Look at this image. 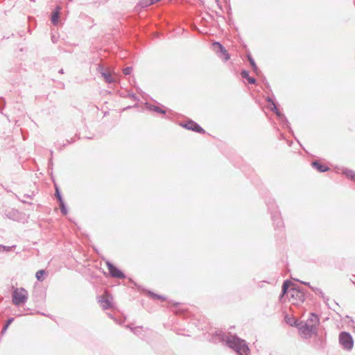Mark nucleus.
<instances>
[{"label":"nucleus","instance_id":"obj_22","mask_svg":"<svg viewBox=\"0 0 355 355\" xmlns=\"http://www.w3.org/2000/svg\"><path fill=\"white\" fill-rule=\"evenodd\" d=\"M56 193H57V197H58V198L59 199L60 202H62V200H61L60 195V193H58V189L56 190Z\"/></svg>","mask_w":355,"mask_h":355},{"label":"nucleus","instance_id":"obj_18","mask_svg":"<svg viewBox=\"0 0 355 355\" xmlns=\"http://www.w3.org/2000/svg\"><path fill=\"white\" fill-rule=\"evenodd\" d=\"M241 76L243 78H248L249 76H248V73L245 71H242L241 73Z\"/></svg>","mask_w":355,"mask_h":355},{"label":"nucleus","instance_id":"obj_7","mask_svg":"<svg viewBox=\"0 0 355 355\" xmlns=\"http://www.w3.org/2000/svg\"><path fill=\"white\" fill-rule=\"evenodd\" d=\"M106 264H107V268L109 270V272L112 276L115 277H119V278H121V277H124L123 274L119 270H118L115 266H114L112 264H111L109 262H107Z\"/></svg>","mask_w":355,"mask_h":355},{"label":"nucleus","instance_id":"obj_9","mask_svg":"<svg viewBox=\"0 0 355 355\" xmlns=\"http://www.w3.org/2000/svg\"><path fill=\"white\" fill-rule=\"evenodd\" d=\"M184 127L189 130H192L198 132H200L202 131V129L198 124L192 121H189L187 123H186Z\"/></svg>","mask_w":355,"mask_h":355},{"label":"nucleus","instance_id":"obj_11","mask_svg":"<svg viewBox=\"0 0 355 355\" xmlns=\"http://www.w3.org/2000/svg\"><path fill=\"white\" fill-rule=\"evenodd\" d=\"M214 46L216 49H220V51L223 53V55H224V57L223 58V60H227L230 58V56L227 53L226 50L224 49V48L223 47V46L220 44L216 42L214 44Z\"/></svg>","mask_w":355,"mask_h":355},{"label":"nucleus","instance_id":"obj_16","mask_svg":"<svg viewBox=\"0 0 355 355\" xmlns=\"http://www.w3.org/2000/svg\"><path fill=\"white\" fill-rule=\"evenodd\" d=\"M60 208H61V211L63 213V214H67V209L64 207V205L62 202H61V203H60Z\"/></svg>","mask_w":355,"mask_h":355},{"label":"nucleus","instance_id":"obj_6","mask_svg":"<svg viewBox=\"0 0 355 355\" xmlns=\"http://www.w3.org/2000/svg\"><path fill=\"white\" fill-rule=\"evenodd\" d=\"M98 301L103 309H107L112 306V297L107 293L101 297Z\"/></svg>","mask_w":355,"mask_h":355},{"label":"nucleus","instance_id":"obj_17","mask_svg":"<svg viewBox=\"0 0 355 355\" xmlns=\"http://www.w3.org/2000/svg\"><path fill=\"white\" fill-rule=\"evenodd\" d=\"M132 69L130 67H126L123 69V73L125 75H128L130 73Z\"/></svg>","mask_w":355,"mask_h":355},{"label":"nucleus","instance_id":"obj_4","mask_svg":"<svg viewBox=\"0 0 355 355\" xmlns=\"http://www.w3.org/2000/svg\"><path fill=\"white\" fill-rule=\"evenodd\" d=\"M338 341L340 345L344 350L349 352L354 347V339L347 332H341L339 334Z\"/></svg>","mask_w":355,"mask_h":355},{"label":"nucleus","instance_id":"obj_14","mask_svg":"<svg viewBox=\"0 0 355 355\" xmlns=\"http://www.w3.org/2000/svg\"><path fill=\"white\" fill-rule=\"evenodd\" d=\"M45 274V272L44 270H38L37 272H36V278L39 280V281H42L43 280V277Z\"/></svg>","mask_w":355,"mask_h":355},{"label":"nucleus","instance_id":"obj_8","mask_svg":"<svg viewBox=\"0 0 355 355\" xmlns=\"http://www.w3.org/2000/svg\"><path fill=\"white\" fill-rule=\"evenodd\" d=\"M101 75L107 83H115L118 80L117 76L115 74H112L110 72L101 71Z\"/></svg>","mask_w":355,"mask_h":355},{"label":"nucleus","instance_id":"obj_3","mask_svg":"<svg viewBox=\"0 0 355 355\" xmlns=\"http://www.w3.org/2000/svg\"><path fill=\"white\" fill-rule=\"evenodd\" d=\"M319 320L318 316L311 314L309 319L307 320L304 326L300 327V331L304 337H308L311 336L315 331V327L318 325Z\"/></svg>","mask_w":355,"mask_h":355},{"label":"nucleus","instance_id":"obj_15","mask_svg":"<svg viewBox=\"0 0 355 355\" xmlns=\"http://www.w3.org/2000/svg\"><path fill=\"white\" fill-rule=\"evenodd\" d=\"M249 60H250V64H251V65H252V67L253 69H254L255 71H257V66H256V64H255L254 61L252 59H251V58H250V59H249Z\"/></svg>","mask_w":355,"mask_h":355},{"label":"nucleus","instance_id":"obj_10","mask_svg":"<svg viewBox=\"0 0 355 355\" xmlns=\"http://www.w3.org/2000/svg\"><path fill=\"white\" fill-rule=\"evenodd\" d=\"M60 7H58L56 10L54 11L52 14V16H51V22L53 24H58V22H59V19H60Z\"/></svg>","mask_w":355,"mask_h":355},{"label":"nucleus","instance_id":"obj_23","mask_svg":"<svg viewBox=\"0 0 355 355\" xmlns=\"http://www.w3.org/2000/svg\"><path fill=\"white\" fill-rule=\"evenodd\" d=\"M12 319H10V320H8V322L6 325L5 329H6L8 327V326L12 322Z\"/></svg>","mask_w":355,"mask_h":355},{"label":"nucleus","instance_id":"obj_5","mask_svg":"<svg viewBox=\"0 0 355 355\" xmlns=\"http://www.w3.org/2000/svg\"><path fill=\"white\" fill-rule=\"evenodd\" d=\"M28 291L23 288L15 289L12 293V302L15 305H21L26 302L28 300Z\"/></svg>","mask_w":355,"mask_h":355},{"label":"nucleus","instance_id":"obj_13","mask_svg":"<svg viewBox=\"0 0 355 355\" xmlns=\"http://www.w3.org/2000/svg\"><path fill=\"white\" fill-rule=\"evenodd\" d=\"M286 322L288 324H291V326H293V325L299 326L300 325V324L297 323V321L295 318L286 317Z\"/></svg>","mask_w":355,"mask_h":355},{"label":"nucleus","instance_id":"obj_25","mask_svg":"<svg viewBox=\"0 0 355 355\" xmlns=\"http://www.w3.org/2000/svg\"><path fill=\"white\" fill-rule=\"evenodd\" d=\"M2 248H3V250H8L6 247H4V246H1V249H2Z\"/></svg>","mask_w":355,"mask_h":355},{"label":"nucleus","instance_id":"obj_2","mask_svg":"<svg viewBox=\"0 0 355 355\" xmlns=\"http://www.w3.org/2000/svg\"><path fill=\"white\" fill-rule=\"evenodd\" d=\"M288 286H289V282H286L282 286L283 295L286 294L289 298V300L293 304H297L300 302H303L304 293L302 292H301L300 291H299L296 288H291V289L288 290Z\"/></svg>","mask_w":355,"mask_h":355},{"label":"nucleus","instance_id":"obj_24","mask_svg":"<svg viewBox=\"0 0 355 355\" xmlns=\"http://www.w3.org/2000/svg\"><path fill=\"white\" fill-rule=\"evenodd\" d=\"M352 173H352V171H350V172L347 174V175H348V176H350L352 178H354V176L352 175Z\"/></svg>","mask_w":355,"mask_h":355},{"label":"nucleus","instance_id":"obj_21","mask_svg":"<svg viewBox=\"0 0 355 355\" xmlns=\"http://www.w3.org/2000/svg\"><path fill=\"white\" fill-rule=\"evenodd\" d=\"M56 193H57V197H58V198L59 199L60 202H62V200H61L60 195V193H58V189L56 190Z\"/></svg>","mask_w":355,"mask_h":355},{"label":"nucleus","instance_id":"obj_12","mask_svg":"<svg viewBox=\"0 0 355 355\" xmlns=\"http://www.w3.org/2000/svg\"><path fill=\"white\" fill-rule=\"evenodd\" d=\"M312 164H313V166L314 167H315L320 172H324V171H327L328 170L327 167L321 165L318 162H313Z\"/></svg>","mask_w":355,"mask_h":355},{"label":"nucleus","instance_id":"obj_20","mask_svg":"<svg viewBox=\"0 0 355 355\" xmlns=\"http://www.w3.org/2000/svg\"><path fill=\"white\" fill-rule=\"evenodd\" d=\"M270 108H271V110H275V111H277V107H276V105H275V103H272V105H271V107H270Z\"/></svg>","mask_w":355,"mask_h":355},{"label":"nucleus","instance_id":"obj_19","mask_svg":"<svg viewBox=\"0 0 355 355\" xmlns=\"http://www.w3.org/2000/svg\"><path fill=\"white\" fill-rule=\"evenodd\" d=\"M247 79L250 83H254L255 82V80L253 78L248 77Z\"/></svg>","mask_w":355,"mask_h":355},{"label":"nucleus","instance_id":"obj_1","mask_svg":"<svg viewBox=\"0 0 355 355\" xmlns=\"http://www.w3.org/2000/svg\"><path fill=\"white\" fill-rule=\"evenodd\" d=\"M227 343L230 347L234 349L239 355H248L249 348L244 340L234 336H230L227 339Z\"/></svg>","mask_w":355,"mask_h":355}]
</instances>
